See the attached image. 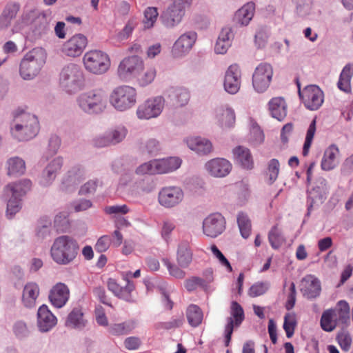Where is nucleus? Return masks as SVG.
Wrapping results in <instances>:
<instances>
[{
  "label": "nucleus",
  "mask_w": 353,
  "mask_h": 353,
  "mask_svg": "<svg viewBox=\"0 0 353 353\" xmlns=\"http://www.w3.org/2000/svg\"><path fill=\"white\" fill-rule=\"evenodd\" d=\"M350 323V307L345 301H340L336 308L325 310L321 319V326L324 331L344 330Z\"/></svg>",
  "instance_id": "obj_2"
},
{
  "label": "nucleus",
  "mask_w": 353,
  "mask_h": 353,
  "mask_svg": "<svg viewBox=\"0 0 353 353\" xmlns=\"http://www.w3.org/2000/svg\"><path fill=\"white\" fill-rule=\"evenodd\" d=\"M101 185V183L97 179L90 180L81 187L79 194L81 195L93 194L97 190V187Z\"/></svg>",
  "instance_id": "obj_53"
},
{
  "label": "nucleus",
  "mask_w": 353,
  "mask_h": 353,
  "mask_svg": "<svg viewBox=\"0 0 353 353\" xmlns=\"http://www.w3.org/2000/svg\"><path fill=\"white\" fill-rule=\"evenodd\" d=\"M225 229V221L219 213H214L207 216L203 222V233L211 238H216Z\"/></svg>",
  "instance_id": "obj_15"
},
{
  "label": "nucleus",
  "mask_w": 353,
  "mask_h": 353,
  "mask_svg": "<svg viewBox=\"0 0 353 353\" xmlns=\"http://www.w3.org/2000/svg\"><path fill=\"white\" fill-rule=\"evenodd\" d=\"M338 154L339 149L334 145L326 149L321 161V168L325 171L334 169L336 165V158Z\"/></svg>",
  "instance_id": "obj_35"
},
{
  "label": "nucleus",
  "mask_w": 353,
  "mask_h": 353,
  "mask_svg": "<svg viewBox=\"0 0 353 353\" xmlns=\"http://www.w3.org/2000/svg\"><path fill=\"white\" fill-rule=\"evenodd\" d=\"M241 84V72L238 65H231L225 72L223 86L225 90L231 94L238 92Z\"/></svg>",
  "instance_id": "obj_17"
},
{
  "label": "nucleus",
  "mask_w": 353,
  "mask_h": 353,
  "mask_svg": "<svg viewBox=\"0 0 353 353\" xmlns=\"http://www.w3.org/2000/svg\"><path fill=\"white\" fill-rule=\"evenodd\" d=\"M353 74V64L348 63L343 69L339 82L337 83L338 88L345 92H350L351 90L350 81Z\"/></svg>",
  "instance_id": "obj_41"
},
{
  "label": "nucleus",
  "mask_w": 353,
  "mask_h": 353,
  "mask_svg": "<svg viewBox=\"0 0 353 353\" xmlns=\"http://www.w3.org/2000/svg\"><path fill=\"white\" fill-rule=\"evenodd\" d=\"M269 109L272 116L279 121L283 120L286 114V104L282 97L273 98L269 102Z\"/></svg>",
  "instance_id": "obj_34"
},
{
  "label": "nucleus",
  "mask_w": 353,
  "mask_h": 353,
  "mask_svg": "<svg viewBox=\"0 0 353 353\" xmlns=\"http://www.w3.org/2000/svg\"><path fill=\"white\" fill-rule=\"evenodd\" d=\"M163 262L167 267L171 276L176 279H183L185 275V272L176 265L172 264L167 259H163Z\"/></svg>",
  "instance_id": "obj_55"
},
{
  "label": "nucleus",
  "mask_w": 353,
  "mask_h": 353,
  "mask_svg": "<svg viewBox=\"0 0 353 353\" xmlns=\"http://www.w3.org/2000/svg\"><path fill=\"white\" fill-rule=\"evenodd\" d=\"M86 321L83 318V313L79 308H74L68 314L65 325L70 329H83L85 327Z\"/></svg>",
  "instance_id": "obj_38"
},
{
  "label": "nucleus",
  "mask_w": 353,
  "mask_h": 353,
  "mask_svg": "<svg viewBox=\"0 0 353 353\" xmlns=\"http://www.w3.org/2000/svg\"><path fill=\"white\" fill-rule=\"evenodd\" d=\"M84 175V171L80 166L73 167L71 170L68 172L67 176L64 181V183L68 185H77L83 178Z\"/></svg>",
  "instance_id": "obj_45"
},
{
  "label": "nucleus",
  "mask_w": 353,
  "mask_h": 353,
  "mask_svg": "<svg viewBox=\"0 0 353 353\" xmlns=\"http://www.w3.org/2000/svg\"><path fill=\"white\" fill-rule=\"evenodd\" d=\"M176 261L178 265L182 268H188L191 263L192 253L187 242H182L179 245Z\"/></svg>",
  "instance_id": "obj_36"
},
{
  "label": "nucleus",
  "mask_w": 353,
  "mask_h": 353,
  "mask_svg": "<svg viewBox=\"0 0 353 353\" xmlns=\"http://www.w3.org/2000/svg\"><path fill=\"white\" fill-rule=\"evenodd\" d=\"M137 322L134 320H130L122 323L116 324L114 330L115 331H131L138 328Z\"/></svg>",
  "instance_id": "obj_62"
},
{
  "label": "nucleus",
  "mask_w": 353,
  "mask_h": 353,
  "mask_svg": "<svg viewBox=\"0 0 353 353\" xmlns=\"http://www.w3.org/2000/svg\"><path fill=\"white\" fill-rule=\"evenodd\" d=\"M196 39L194 32H188L182 34L174 43L172 54L174 57H180L188 53L192 48Z\"/></svg>",
  "instance_id": "obj_18"
},
{
  "label": "nucleus",
  "mask_w": 353,
  "mask_h": 353,
  "mask_svg": "<svg viewBox=\"0 0 353 353\" xmlns=\"http://www.w3.org/2000/svg\"><path fill=\"white\" fill-rule=\"evenodd\" d=\"M181 163V160L176 157L154 159L138 166L135 173L139 175L164 174L176 170Z\"/></svg>",
  "instance_id": "obj_6"
},
{
  "label": "nucleus",
  "mask_w": 353,
  "mask_h": 353,
  "mask_svg": "<svg viewBox=\"0 0 353 353\" xmlns=\"http://www.w3.org/2000/svg\"><path fill=\"white\" fill-rule=\"evenodd\" d=\"M299 97L302 99L305 106L310 110H316L323 102V93L316 85H311L301 90L300 84L297 83Z\"/></svg>",
  "instance_id": "obj_11"
},
{
  "label": "nucleus",
  "mask_w": 353,
  "mask_h": 353,
  "mask_svg": "<svg viewBox=\"0 0 353 353\" xmlns=\"http://www.w3.org/2000/svg\"><path fill=\"white\" fill-rule=\"evenodd\" d=\"M37 318L40 331H49L57 323V318L46 305H43L39 308Z\"/></svg>",
  "instance_id": "obj_25"
},
{
  "label": "nucleus",
  "mask_w": 353,
  "mask_h": 353,
  "mask_svg": "<svg viewBox=\"0 0 353 353\" xmlns=\"http://www.w3.org/2000/svg\"><path fill=\"white\" fill-rule=\"evenodd\" d=\"M185 9L179 8L174 3H172L161 14V19L163 23L168 28L174 27L179 23L184 15Z\"/></svg>",
  "instance_id": "obj_22"
},
{
  "label": "nucleus",
  "mask_w": 353,
  "mask_h": 353,
  "mask_svg": "<svg viewBox=\"0 0 353 353\" xmlns=\"http://www.w3.org/2000/svg\"><path fill=\"white\" fill-rule=\"evenodd\" d=\"M143 70V62L137 55L123 59L119 65L117 74L122 80L137 77Z\"/></svg>",
  "instance_id": "obj_10"
},
{
  "label": "nucleus",
  "mask_w": 353,
  "mask_h": 353,
  "mask_svg": "<svg viewBox=\"0 0 353 353\" xmlns=\"http://www.w3.org/2000/svg\"><path fill=\"white\" fill-rule=\"evenodd\" d=\"M83 61L85 69L94 74L105 73L110 66L108 55L100 50H90L86 52Z\"/></svg>",
  "instance_id": "obj_9"
},
{
  "label": "nucleus",
  "mask_w": 353,
  "mask_h": 353,
  "mask_svg": "<svg viewBox=\"0 0 353 353\" xmlns=\"http://www.w3.org/2000/svg\"><path fill=\"white\" fill-rule=\"evenodd\" d=\"M279 172V163L276 159H272L268 163L266 175L270 184L273 183L278 177Z\"/></svg>",
  "instance_id": "obj_51"
},
{
  "label": "nucleus",
  "mask_w": 353,
  "mask_h": 353,
  "mask_svg": "<svg viewBox=\"0 0 353 353\" xmlns=\"http://www.w3.org/2000/svg\"><path fill=\"white\" fill-rule=\"evenodd\" d=\"M269 288V284L267 282H257L253 284L249 289L248 294L252 297L261 296L265 293Z\"/></svg>",
  "instance_id": "obj_52"
},
{
  "label": "nucleus",
  "mask_w": 353,
  "mask_h": 353,
  "mask_svg": "<svg viewBox=\"0 0 353 353\" xmlns=\"http://www.w3.org/2000/svg\"><path fill=\"white\" fill-rule=\"evenodd\" d=\"M336 340L341 348L344 351H348L352 344V338L348 332H339Z\"/></svg>",
  "instance_id": "obj_56"
},
{
  "label": "nucleus",
  "mask_w": 353,
  "mask_h": 353,
  "mask_svg": "<svg viewBox=\"0 0 353 353\" xmlns=\"http://www.w3.org/2000/svg\"><path fill=\"white\" fill-rule=\"evenodd\" d=\"M244 319V313L241 306L236 302L232 304V316L228 319L225 331H233L238 327Z\"/></svg>",
  "instance_id": "obj_33"
},
{
  "label": "nucleus",
  "mask_w": 353,
  "mask_h": 353,
  "mask_svg": "<svg viewBox=\"0 0 353 353\" xmlns=\"http://www.w3.org/2000/svg\"><path fill=\"white\" fill-rule=\"evenodd\" d=\"M141 150L143 152L150 154H156L160 150L159 142L155 139H150L144 143H142Z\"/></svg>",
  "instance_id": "obj_54"
},
{
  "label": "nucleus",
  "mask_w": 353,
  "mask_h": 353,
  "mask_svg": "<svg viewBox=\"0 0 353 353\" xmlns=\"http://www.w3.org/2000/svg\"><path fill=\"white\" fill-rule=\"evenodd\" d=\"M93 145L97 148H102L112 145L108 133L95 137L92 140Z\"/></svg>",
  "instance_id": "obj_64"
},
{
  "label": "nucleus",
  "mask_w": 353,
  "mask_h": 353,
  "mask_svg": "<svg viewBox=\"0 0 353 353\" xmlns=\"http://www.w3.org/2000/svg\"><path fill=\"white\" fill-rule=\"evenodd\" d=\"M158 15L159 13L157 8L148 7L144 12V27L146 28H152L154 26Z\"/></svg>",
  "instance_id": "obj_50"
},
{
  "label": "nucleus",
  "mask_w": 353,
  "mask_h": 353,
  "mask_svg": "<svg viewBox=\"0 0 353 353\" xmlns=\"http://www.w3.org/2000/svg\"><path fill=\"white\" fill-rule=\"evenodd\" d=\"M215 117L222 128H231L235 123V113L232 108L221 106L216 109Z\"/></svg>",
  "instance_id": "obj_26"
},
{
  "label": "nucleus",
  "mask_w": 353,
  "mask_h": 353,
  "mask_svg": "<svg viewBox=\"0 0 353 353\" xmlns=\"http://www.w3.org/2000/svg\"><path fill=\"white\" fill-rule=\"evenodd\" d=\"M37 121H38L37 118L33 114L23 111L17 112L14 114V119L11 123V130L17 129L18 130L22 125H26L29 123H32L34 125Z\"/></svg>",
  "instance_id": "obj_40"
},
{
  "label": "nucleus",
  "mask_w": 353,
  "mask_h": 353,
  "mask_svg": "<svg viewBox=\"0 0 353 353\" xmlns=\"http://www.w3.org/2000/svg\"><path fill=\"white\" fill-rule=\"evenodd\" d=\"M19 10V3L15 2L10 3L6 6L2 13L6 17H8L10 20H12L14 18H15Z\"/></svg>",
  "instance_id": "obj_59"
},
{
  "label": "nucleus",
  "mask_w": 353,
  "mask_h": 353,
  "mask_svg": "<svg viewBox=\"0 0 353 353\" xmlns=\"http://www.w3.org/2000/svg\"><path fill=\"white\" fill-rule=\"evenodd\" d=\"M233 155L235 161L243 168L252 169L254 162L249 149L243 146L236 147L233 149Z\"/></svg>",
  "instance_id": "obj_27"
},
{
  "label": "nucleus",
  "mask_w": 353,
  "mask_h": 353,
  "mask_svg": "<svg viewBox=\"0 0 353 353\" xmlns=\"http://www.w3.org/2000/svg\"><path fill=\"white\" fill-rule=\"evenodd\" d=\"M39 294V288L36 283H27L23 291L22 301L26 307H32L35 305L36 300Z\"/></svg>",
  "instance_id": "obj_31"
},
{
  "label": "nucleus",
  "mask_w": 353,
  "mask_h": 353,
  "mask_svg": "<svg viewBox=\"0 0 353 353\" xmlns=\"http://www.w3.org/2000/svg\"><path fill=\"white\" fill-rule=\"evenodd\" d=\"M167 93L168 99L173 105H185L190 99V93L184 88H171L167 91Z\"/></svg>",
  "instance_id": "obj_28"
},
{
  "label": "nucleus",
  "mask_w": 353,
  "mask_h": 353,
  "mask_svg": "<svg viewBox=\"0 0 353 353\" xmlns=\"http://www.w3.org/2000/svg\"><path fill=\"white\" fill-rule=\"evenodd\" d=\"M63 165V159L58 157L50 161L43 171L41 184L43 186L50 185L55 179L57 173Z\"/></svg>",
  "instance_id": "obj_24"
},
{
  "label": "nucleus",
  "mask_w": 353,
  "mask_h": 353,
  "mask_svg": "<svg viewBox=\"0 0 353 353\" xmlns=\"http://www.w3.org/2000/svg\"><path fill=\"white\" fill-rule=\"evenodd\" d=\"M127 129L123 126H119L108 133L112 145L121 142L126 137Z\"/></svg>",
  "instance_id": "obj_49"
},
{
  "label": "nucleus",
  "mask_w": 353,
  "mask_h": 353,
  "mask_svg": "<svg viewBox=\"0 0 353 353\" xmlns=\"http://www.w3.org/2000/svg\"><path fill=\"white\" fill-rule=\"evenodd\" d=\"M165 100L162 97H157L147 100L140 105L137 114L140 119H150L157 117L163 110Z\"/></svg>",
  "instance_id": "obj_13"
},
{
  "label": "nucleus",
  "mask_w": 353,
  "mask_h": 353,
  "mask_svg": "<svg viewBox=\"0 0 353 353\" xmlns=\"http://www.w3.org/2000/svg\"><path fill=\"white\" fill-rule=\"evenodd\" d=\"M108 288L116 296L128 302L132 301L131 292L134 290V285L128 279L126 280V285L123 287L120 286L114 279H109L108 281Z\"/></svg>",
  "instance_id": "obj_23"
},
{
  "label": "nucleus",
  "mask_w": 353,
  "mask_h": 353,
  "mask_svg": "<svg viewBox=\"0 0 353 353\" xmlns=\"http://www.w3.org/2000/svg\"><path fill=\"white\" fill-rule=\"evenodd\" d=\"M79 107L88 114H99L106 108L107 97L102 89H94L81 94L77 98Z\"/></svg>",
  "instance_id": "obj_4"
},
{
  "label": "nucleus",
  "mask_w": 353,
  "mask_h": 353,
  "mask_svg": "<svg viewBox=\"0 0 353 353\" xmlns=\"http://www.w3.org/2000/svg\"><path fill=\"white\" fill-rule=\"evenodd\" d=\"M268 239L271 246L274 248H279L284 242V238L276 225H274L269 232Z\"/></svg>",
  "instance_id": "obj_47"
},
{
  "label": "nucleus",
  "mask_w": 353,
  "mask_h": 353,
  "mask_svg": "<svg viewBox=\"0 0 353 353\" xmlns=\"http://www.w3.org/2000/svg\"><path fill=\"white\" fill-rule=\"evenodd\" d=\"M182 189L177 186L163 188L159 193V202L161 205L170 208L179 205L183 199Z\"/></svg>",
  "instance_id": "obj_14"
},
{
  "label": "nucleus",
  "mask_w": 353,
  "mask_h": 353,
  "mask_svg": "<svg viewBox=\"0 0 353 353\" xmlns=\"http://www.w3.org/2000/svg\"><path fill=\"white\" fill-rule=\"evenodd\" d=\"M136 102V90L129 85L118 86L110 95V104L119 111H125L131 108Z\"/></svg>",
  "instance_id": "obj_8"
},
{
  "label": "nucleus",
  "mask_w": 353,
  "mask_h": 353,
  "mask_svg": "<svg viewBox=\"0 0 353 353\" xmlns=\"http://www.w3.org/2000/svg\"><path fill=\"white\" fill-rule=\"evenodd\" d=\"M211 250L213 254L219 259V262L223 265L225 266L230 272H232V268L228 260L225 257V256L215 245H212L211 246Z\"/></svg>",
  "instance_id": "obj_60"
},
{
  "label": "nucleus",
  "mask_w": 353,
  "mask_h": 353,
  "mask_svg": "<svg viewBox=\"0 0 353 353\" xmlns=\"http://www.w3.org/2000/svg\"><path fill=\"white\" fill-rule=\"evenodd\" d=\"M70 291L66 285L58 283L50 291L49 299L56 307H62L69 299Z\"/></svg>",
  "instance_id": "obj_21"
},
{
  "label": "nucleus",
  "mask_w": 353,
  "mask_h": 353,
  "mask_svg": "<svg viewBox=\"0 0 353 353\" xmlns=\"http://www.w3.org/2000/svg\"><path fill=\"white\" fill-rule=\"evenodd\" d=\"M188 148L199 154H207L212 150L211 142L201 137H190L186 140Z\"/></svg>",
  "instance_id": "obj_29"
},
{
  "label": "nucleus",
  "mask_w": 353,
  "mask_h": 353,
  "mask_svg": "<svg viewBox=\"0 0 353 353\" xmlns=\"http://www.w3.org/2000/svg\"><path fill=\"white\" fill-rule=\"evenodd\" d=\"M254 4L248 3L240 8L235 14L234 19L241 26H247L254 16Z\"/></svg>",
  "instance_id": "obj_37"
},
{
  "label": "nucleus",
  "mask_w": 353,
  "mask_h": 353,
  "mask_svg": "<svg viewBox=\"0 0 353 353\" xmlns=\"http://www.w3.org/2000/svg\"><path fill=\"white\" fill-rule=\"evenodd\" d=\"M110 236H107V235H104L98 239V241L94 246V248L97 252H103L106 251L108 249V248L110 246Z\"/></svg>",
  "instance_id": "obj_63"
},
{
  "label": "nucleus",
  "mask_w": 353,
  "mask_h": 353,
  "mask_svg": "<svg viewBox=\"0 0 353 353\" xmlns=\"http://www.w3.org/2000/svg\"><path fill=\"white\" fill-rule=\"evenodd\" d=\"M45 63L42 49L34 48L21 59L19 74L24 80H32L37 77Z\"/></svg>",
  "instance_id": "obj_5"
},
{
  "label": "nucleus",
  "mask_w": 353,
  "mask_h": 353,
  "mask_svg": "<svg viewBox=\"0 0 353 353\" xmlns=\"http://www.w3.org/2000/svg\"><path fill=\"white\" fill-rule=\"evenodd\" d=\"M135 24L133 21H128L123 29L118 33L117 38L119 40L122 41L128 39L132 34Z\"/></svg>",
  "instance_id": "obj_61"
},
{
  "label": "nucleus",
  "mask_w": 353,
  "mask_h": 353,
  "mask_svg": "<svg viewBox=\"0 0 353 353\" xmlns=\"http://www.w3.org/2000/svg\"><path fill=\"white\" fill-rule=\"evenodd\" d=\"M231 30L229 28H223L216 41L214 50L217 54H225L231 45Z\"/></svg>",
  "instance_id": "obj_39"
},
{
  "label": "nucleus",
  "mask_w": 353,
  "mask_h": 353,
  "mask_svg": "<svg viewBox=\"0 0 353 353\" xmlns=\"http://www.w3.org/2000/svg\"><path fill=\"white\" fill-rule=\"evenodd\" d=\"M205 168L212 176L221 178L230 172L232 164L225 159L216 158L208 161Z\"/></svg>",
  "instance_id": "obj_19"
},
{
  "label": "nucleus",
  "mask_w": 353,
  "mask_h": 353,
  "mask_svg": "<svg viewBox=\"0 0 353 353\" xmlns=\"http://www.w3.org/2000/svg\"><path fill=\"white\" fill-rule=\"evenodd\" d=\"M156 77V70L154 68H148L143 73L135 77L141 86H145L151 83Z\"/></svg>",
  "instance_id": "obj_48"
},
{
  "label": "nucleus",
  "mask_w": 353,
  "mask_h": 353,
  "mask_svg": "<svg viewBox=\"0 0 353 353\" xmlns=\"http://www.w3.org/2000/svg\"><path fill=\"white\" fill-rule=\"evenodd\" d=\"M250 134H251V138H250L251 141L254 145H259L263 142V141H264L263 132L257 124H254L252 125V128L250 131Z\"/></svg>",
  "instance_id": "obj_57"
},
{
  "label": "nucleus",
  "mask_w": 353,
  "mask_h": 353,
  "mask_svg": "<svg viewBox=\"0 0 353 353\" xmlns=\"http://www.w3.org/2000/svg\"><path fill=\"white\" fill-rule=\"evenodd\" d=\"M312 0H297L296 1V12L300 16H305L308 14L311 10Z\"/></svg>",
  "instance_id": "obj_58"
},
{
  "label": "nucleus",
  "mask_w": 353,
  "mask_h": 353,
  "mask_svg": "<svg viewBox=\"0 0 353 353\" xmlns=\"http://www.w3.org/2000/svg\"><path fill=\"white\" fill-rule=\"evenodd\" d=\"M186 316L189 324L192 327H196L201 323L203 315L198 305L192 304L187 308Z\"/></svg>",
  "instance_id": "obj_43"
},
{
  "label": "nucleus",
  "mask_w": 353,
  "mask_h": 353,
  "mask_svg": "<svg viewBox=\"0 0 353 353\" xmlns=\"http://www.w3.org/2000/svg\"><path fill=\"white\" fill-rule=\"evenodd\" d=\"M208 273L209 276L205 279L198 276H192L184 282V285L186 290L189 292L194 291L198 287L201 288L204 291L207 292L209 288V283L212 281V272L210 270L206 271V274Z\"/></svg>",
  "instance_id": "obj_30"
},
{
  "label": "nucleus",
  "mask_w": 353,
  "mask_h": 353,
  "mask_svg": "<svg viewBox=\"0 0 353 353\" xmlns=\"http://www.w3.org/2000/svg\"><path fill=\"white\" fill-rule=\"evenodd\" d=\"M39 130V122L35 121L33 125L32 123L28 125H22L21 128L17 129H12L11 132L12 135L19 141H27L34 137Z\"/></svg>",
  "instance_id": "obj_32"
},
{
  "label": "nucleus",
  "mask_w": 353,
  "mask_h": 353,
  "mask_svg": "<svg viewBox=\"0 0 353 353\" xmlns=\"http://www.w3.org/2000/svg\"><path fill=\"white\" fill-rule=\"evenodd\" d=\"M237 223L241 236L246 239L251 232V222L248 215L243 212H239L237 216Z\"/></svg>",
  "instance_id": "obj_44"
},
{
  "label": "nucleus",
  "mask_w": 353,
  "mask_h": 353,
  "mask_svg": "<svg viewBox=\"0 0 353 353\" xmlns=\"http://www.w3.org/2000/svg\"><path fill=\"white\" fill-rule=\"evenodd\" d=\"M79 247L75 239L63 235L55 239L50 254L52 259L59 265H68L76 258Z\"/></svg>",
  "instance_id": "obj_1"
},
{
  "label": "nucleus",
  "mask_w": 353,
  "mask_h": 353,
  "mask_svg": "<svg viewBox=\"0 0 353 353\" xmlns=\"http://www.w3.org/2000/svg\"><path fill=\"white\" fill-rule=\"evenodd\" d=\"M8 174L10 176H20L25 173L26 163L22 159L15 157L7 161Z\"/></svg>",
  "instance_id": "obj_42"
},
{
  "label": "nucleus",
  "mask_w": 353,
  "mask_h": 353,
  "mask_svg": "<svg viewBox=\"0 0 353 353\" xmlns=\"http://www.w3.org/2000/svg\"><path fill=\"white\" fill-rule=\"evenodd\" d=\"M87 43L88 40L85 36L82 34H77L64 43L61 52L65 56L77 57L82 54Z\"/></svg>",
  "instance_id": "obj_16"
},
{
  "label": "nucleus",
  "mask_w": 353,
  "mask_h": 353,
  "mask_svg": "<svg viewBox=\"0 0 353 353\" xmlns=\"http://www.w3.org/2000/svg\"><path fill=\"white\" fill-rule=\"evenodd\" d=\"M273 75V69L270 64L262 63L255 69L252 75V85L256 91L263 92L269 87Z\"/></svg>",
  "instance_id": "obj_12"
},
{
  "label": "nucleus",
  "mask_w": 353,
  "mask_h": 353,
  "mask_svg": "<svg viewBox=\"0 0 353 353\" xmlns=\"http://www.w3.org/2000/svg\"><path fill=\"white\" fill-rule=\"evenodd\" d=\"M59 81L61 87L68 93H74L81 89L83 82V74L76 64L65 65L60 73Z\"/></svg>",
  "instance_id": "obj_7"
},
{
  "label": "nucleus",
  "mask_w": 353,
  "mask_h": 353,
  "mask_svg": "<svg viewBox=\"0 0 353 353\" xmlns=\"http://www.w3.org/2000/svg\"><path fill=\"white\" fill-rule=\"evenodd\" d=\"M321 288L319 280L314 276L309 274L301 281V292L307 299H314L319 296Z\"/></svg>",
  "instance_id": "obj_20"
},
{
  "label": "nucleus",
  "mask_w": 353,
  "mask_h": 353,
  "mask_svg": "<svg viewBox=\"0 0 353 353\" xmlns=\"http://www.w3.org/2000/svg\"><path fill=\"white\" fill-rule=\"evenodd\" d=\"M30 180L23 179L9 183L4 189V196L8 199L7 216L11 219L21 208V197L31 188Z\"/></svg>",
  "instance_id": "obj_3"
},
{
  "label": "nucleus",
  "mask_w": 353,
  "mask_h": 353,
  "mask_svg": "<svg viewBox=\"0 0 353 353\" xmlns=\"http://www.w3.org/2000/svg\"><path fill=\"white\" fill-rule=\"evenodd\" d=\"M316 119H314L310 123L309 128L307 130L305 143L303 148V155L307 156L309 152L310 148L312 145V140L316 132Z\"/></svg>",
  "instance_id": "obj_46"
}]
</instances>
